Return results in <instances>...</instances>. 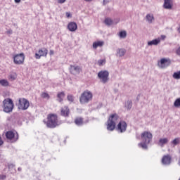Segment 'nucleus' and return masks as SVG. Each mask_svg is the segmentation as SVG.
I'll return each mask as SVG.
<instances>
[{"label": "nucleus", "instance_id": "nucleus-19", "mask_svg": "<svg viewBox=\"0 0 180 180\" xmlns=\"http://www.w3.org/2000/svg\"><path fill=\"white\" fill-rule=\"evenodd\" d=\"M103 44H105V42L103 41H97L93 43V49L96 50L97 47H102Z\"/></svg>", "mask_w": 180, "mask_h": 180}, {"label": "nucleus", "instance_id": "nucleus-30", "mask_svg": "<svg viewBox=\"0 0 180 180\" xmlns=\"http://www.w3.org/2000/svg\"><path fill=\"white\" fill-rule=\"evenodd\" d=\"M174 108H180V98H176L174 102Z\"/></svg>", "mask_w": 180, "mask_h": 180}, {"label": "nucleus", "instance_id": "nucleus-28", "mask_svg": "<svg viewBox=\"0 0 180 180\" xmlns=\"http://www.w3.org/2000/svg\"><path fill=\"white\" fill-rule=\"evenodd\" d=\"M16 78H18V75L16 74V72L11 73L8 76V79L10 81H15Z\"/></svg>", "mask_w": 180, "mask_h": 180}, {"label": "nucleus", "instance_id": "nucleus-12", "mask_svg": "<svg viewBox=\"0 0 180 180\" xmlns=\"http://www.w3.org/2000/svg\"><path fill=\"white\" fill-rule=\"evenodd\" d=\"M127 129V123L124 121H121L119 122L117 130L118 133H124Z\"/></svg>", "mask_w": 180, "mask_h": 180}, {"label": "nucleus", "instance_id": "nucleus-46", "mask_svg": "<svg viewBox=\"0 0 180 180\" xmlns=\"http://www.w3.org/2000/svg\"><path fill=\"white\" fill-rule=\"evenodd\" d=\"M84 1H86V2H91V1H92V0H84Z\"/></svg>", "mask_w": 180, "mask_h": 180}, {"label": "nucleus", "instance_id": "nucleus-29", "mask_svg": "<svg viewBox=\"0 0 180 180\" xmlns=\"http://www.w3.org/2000/svg\"><path fill=\"white\" fill-rule=\"evenodd\" d=\"M104 22L107 26H112V25H113V20L107 18L105 19Z\"/></svg>", "mask_w": 180, "mask_h": 180}, {"label": "nucleus", "instance_id": "nucleus-35", "mask_svg": "<svg viewBox=\"0 0 180 180\" xmlns=\"http://www.w3.org/2000/svg\"><path fill=\"white\" fill-rule=\"evenodd\" d=\"M68 101H69V102H74V96H72L71 94H68Z\"/></svg>", "mask_w": 180, "mask_h": 180}, {"label": "nucleus", "instance_id": "nucleus-40", "mask_svg": "<svg viewBox=\"0 0 180 180\" xmlns=\"http://www.w3.org/2000/svg\"><path fill=\"white\" fill-rule=\"evenodd\" d=\"M103 5H106V4H109V1L103 0Z\"/></svg>", "mask_w": 180, "mask_h": 180}, {"label": "nucleus", "instance_id": "nucleus-45", "mask_svg": "<svg viewBox=\"0 0 180 180\" xmlns=\"http://www.w3.org/2000/svg\"><path fill=\"white\" fill-rule=\"evenodd\" d=\"M66 16H67V18H70V13H66Z\"/></svg>", "mask_w": 180, "mask_h": 180}, {"label": "nucleus", "instance_id": "nucleus-26", "mask_svg": "<svg viewBox=\"0 0 180 180\" xmlns=\"http://www.w3.org/2000/svg\"><path fill=\"white\" fill-rule=\"evenodd\" d=\"M118 37H120V39H126V37H127V32L124 30L120 32L117 34Z\"/></svg>", "mask_w": 180, "mask_h": 180}, {"label": "nucleus", "instance_id": "nucleus-10", "mask_svg": "<svg viewBox=\"0 0 180 180\" xmlns=\"http://www.w3.org/2000/svg\"><path fill=\"white\" fill-rule=\"evenodd\" d=\"M47 54H49V50L46 48H41L35 53L34 57L36 60H40L41 57H47Z\"/></svg>", "mask_w": 180, "mask_h": 180}, {"label": "nucleus", "instance_id": "nucleus-33", "mask_svg": "<svg viewBox=\"0 0 180 180\" xmlns=\"http://www.w3.org/2000/svg\"><path fill=\"white\" fill-rule=\"evenodd\" d=\"M131 106H132L131 101H127V103L125 104V108L128 110H130V109H131Z\"/></svg>", "mask_w": 180, "mask_h": 180}, {"label": "nucleus", "instance_id": "nucleus-1", "mask_svg": "<svg viewBox=\"0 0 180 180\" xmlns=\"http://www.w3.org/2000/svg\"><path fill=\"white\" fill-rule=\"evenodd\" d=\"M141 137L142 142L139 143L138 146L139 147H141V148H143V150H147V146H148L151 140H153V134H151V132L150 131H143L141 134Z\"/></svg>", "mask_w": 180, "mask_h": 180}, {"label": "nucleus", "instance_id": "nucleus-47", "mask_svg": "<svg viewBox=\"0 0 180 180\" xmlns=\"http://www.w3.org/2000/svg\"><path fill=\"white\" fill-rule=\"evenodd\" d=\"M18 171H22V169L20 167H18Z\"/></svg>", "mask_w": 180, "mask_h": 180}, {"label": "nucleus", "instance_id": "nucleus-25", "mask_svg": "<svg viewBox=\"0 0 180 180\" xmlns=\"http://www.w3.org/2000/svg\"><path fill=\"white\" fill-rule=\"evenodd\" d=\"M57 96H58V102H63V101H64V97L65 96V94L64 93V91H62L58 93Z\"/></svg>", "mask_w": 180, "mask_h": 180}, {"label": "nucleus", "instance_id": "nucleus-42", "mask_svg": "<svg viewBox=\"0 0 180 180\" xmlns=\"http://www.w3.org/2000/svg\"><path fill=\"white\" fill-rule=\"evenodd\" d=\"M4 144V141H2V138L0 136V146H2Z\"/></svg>", "mask_w": 180, "mask_h": 180}, {"label": "nucleus", "instance_id": "nucleus-21", "mask_svg": "<svg viewBox=\"0 0 180 180\" xmlns=\"http://www.w3.org/2000/svg\"><path fill=\"white\" fill-rule=\"evenodd\" d=\"M169 141V140L167 139V138H162L159 140L158 146L160 147H164L165 144H167V143Z\"/></svg>", "mask_w": 180, "mask_h": 180}, {"label": "nucleus", "instance_id": "nucleus-7", "mask_svg": "<svg viewBox=\"0 0 180 180\" xmlns=\"http://www.w3.org/2000/svg\"><path fill=\"white\" fill-rule=\"evenodd\" d=\"M98 77L103 84H108L109 82V71L103 70L98 72Z\"/></svg>", "mask_w": 180, "mask_h": 180}, {"label": "nucleus", "instance_id": "nucleus-13", "mask_svg": "<svg viewBox=\"0 0 180 180\" xmlns=\"http://www.w3.org/2000/svg\"><path fill=\"white\" fill-rule=\"evenodd\" d=\"M171 160L172 158L169 155H165L162 158V163L163 165H169V164H171Z\"/></svg>", "mask_w": 180, "mask_h": 180}, {"label": "nucleus", "instance_id": "nucleus-24", "mask_svg": "<svg viewBox=\"0 0 180 180\" xmlns=\"http://www.w3.org/2000/svg\"><path fill=\"white\" fill-rule=\"evenodd\" d=\"M0 85L1 86H9V82L6 79H0Z\"/></svg>", "mask_w": 180, "mask_h": 180}, {"label": "nucleus", "instance_id": "nucleus-18", "mask_svg": "<svg viewBox=\"0 0 180 180\" xmlns=\"http://www.w3.org/2000/svg\"><path fill=\"white\" fill-rule=\"evenodd\" d=\"M161 43V38H157L155 39H153L152 41H149L148 42V46H158Z\"/></svg>", "mask_w": 180, "mask_h": 180}, {"label": "nucleus", "instance_id": "nucleus-17", "mask_svg": "<svg viewBox=\"0 0 180 180\" xmlns=\"http://www.w3.org/2000/svg\"><path fill=\"white\" fill-rule=\"evenodd\" d=\"M70 72L72 74H79L81 72V68L77 65H72L70 66Z\"/></svg>", "mask_w": 180, "mask_h": 180}, {"label": "nucleus", "instance_id": "nucleus-3", "mask_svg": "<svg viewBox=\"0 0 180 180\" xmlns=\"http://www.w3.org/2000/svg\"><path fill=\"white\" fill-rule=\"evenodd\" d=\"M117 120H119V115H117L116 113L112 114L108 120L107 130L109 131H113L116 127V123H117Z\"/></svg>", "mask_w": 180, "mask_h": 180}, {"label": "nucleus", "instance_id": "nucleus-8", "mask_svg": "<svg viewBox=\"0 0 180 180\" xmlns=\"http://www.w3.org/2000/svg\"><path fill=\"white\" fill-rule=\"evenodd\" d=\"M6 137L11 141V143H15V141H18L19 135L15 131H8L6 133Z\"/></svg>", "mask_w": 180, "mask_h": 180}, {"label": "nucleus", "instance_id": "nucleus-41", "mask_svg": "<svg viewBox=\"0 0 180 180\" xmlns=\"http://www.w3.org/2000/svg\"><path fill=\"white\" fill-rule=\"evenodd\" d=\"M50 56H53V54H54V51L51 50L49 52Z\"/></svg>", "mask_w": 180, "mask_h": 180}, {"label": "nucleus", "instance_id": "nucleus-14", "mask_svg": "<svg viewBox=\"0 0 180 180\" xmlns=\"http://www.w3.org/2000/svg\"><path fill=\"white\" fill-rule=\"evenodd\" d=\"M146 22L151 25V23H154L155 22V18H154V14L148 13L146 16Z\"/></svg>", "mask_w": 180, "mask_h": 180}, {"label": "nucleus", "instance_id": "nucleus-23", "mask_svg": "<svg viewBox=\"0 0 180 180\" xmlns=\"http://www.w3.org/2000/svg\"><path fill=\"white\" fill-rule=\"evenodd\" d=\"M75 123L77 126H82V124H84V120L80 117H77L75 120Z\"/></svg>", "mask_w": 180, "mask_h": 180}, {"label": "nucleus", "instance_id": "nucleus-11", "mask_svg": "<svg viewBox=\"0 0 180 180\" xmlns=\"http://www.w3.org/2000/svg\"><path fill=\"white\" fill-rule=\"evenodd\" d=\"M159 68H167L171 65V60L169 58H162L158 63Z\"/></svg>", "mask_w": 180, "mask_h": 180}, {"label": "nucleus", "instance_id": "nucleus-9", "mask_svg": "<svg viewBox=\"0 0 180 180\" xmlns=\"http://www.w3.org/2000/svg\"><path fill=\"white\" fill-rule=\"evenodd\" d=\"M13 63L17 65H20L25 63V53H21L13 56Z\"/></svg>", "mask_w": 180, "mask_h": 180}, {"label": "nucleus", "instance_id": "nucleus-32", "mask_svg": "<svg viewBox=\"0 0 180 180\" xmlns=\"http://www.w3.org/2000/svg\"><path fill=\"white\" fill-rule=\"evenodd\" d=\"M41 98H44V99H50V95L49 94L44 92L41 94Z\"/></svg>", "mask_w": 180, "mask_h": 180}, {"label": "nucleus", "instance_id": "nucleus-38", "mask_svg": "<svg viewBox=\"0 0 180 180\" xmlns=\"http://www.w3.org/2000/svg\"><path fill=\"white\" fill-rule=\"evenodd\" d=\"M6 179V175H4V174L0 175V179L4 180V179Z\"/></svg>", "mask_w": 180, "mask_h": 180}, {"label": "nucleus", "instance_id": "nucleus-27", "mask_svg": "<svg viewBox=\"0 0 180 180\" xmlns=\"http://www.w3.org/2000/svg\"><path fill=\"white\" fill-rule=\"evenodd\" d=\"M180 142L179 138H175L173 141H171V146L172 147H175V146H178Z\"/></svg>", "mask_w": 180, "mask_h": 180}, {"label": "nucleus", "instance_id": "nucleus-15", "mask_svg": "<svg viewBox=\"0 0 180 180\" xmlns=\"http://www.w3.org/2000/svg\"><path fill=\"white\" fill-rule=\"evenodd\" d=\"M68 29L70 30V32H75V30L78 29V26L75 22H70L68 25Z\"/></svg>", "mask_w": 180, "mask_h": 180}, {"label": "nucleus", "instance_id": "nucleus-2", "mask_svg": "<svg viewBox=\"0 0 180 180\" xmlns=\"http://www.w3.org/2000/svg\"><path fill=\"white\" fill-rule=\"evenodd\" d=\"M44 122L49 129H54L61 124V122L58 120V117L56 114H49L47 117V122Z\"/></svg>", "mask_w": 180, "mask_h": 180}, {"label": "nucleus", "instance_id": "nucleus-6", "mask_svg": "<svg viewBox=\"0 0 180 180\" xmlns=\"http://www.w3.org/2000/svg\"><path fill=\"white\" fill-rule=\"evenodd\" d=\"M18 109H20L21 110H26L29 109V106H30V103H29V101L25 98H19L18 100Z\"/></svg>", "mask_w": 180, "mask_h": 180}, {"label": "nucleus", "instance_id": "nucleus-5", "mask_svg": "<svg viewBox=\"0 0 180 180\" xmlns=\"http://www.w3.org/2000/svg\"><path fill=\"white\" fill-rule=\"evenodd\" d=\"M4 112L9 113L13 110V101L11 98H6L3 101Z\"/></svg>", "mask_w": 180, "mask_h": 180}, {"label": "nucleus", "instance_id": "nucleus-43", "mask_svg": "<svg viewBox=\"0 0 180 180\" xmlns=\"http://www.w3.org/2000/svg\"><path fill=\"white\" fill-rule=\"evenodd\" d=\"M165 37H166L165 35H162L161 38H160V41H161V39H162V40H165Z\"/></svg>", "mask_w": 180, "mask_h": 180}, {"label": "nucleus", "instance_id": "nucleus-48", "mask_svg": "<svg viewBox=\"0 0 180 180\" xmlns=\"http://www.w3.org/2000/svg\"><path fill=\"white\" fill-rule=\"evenodd\" d=\"M179 165L180 166V159H179Z\"/></svg>", "mask_w": 180, "mask_h": 180}, {"label": "nucleus", "instance_id": "nucleus-20", "mask_svg": "<svg viewBox=\"0 0 180 180\" xmlns=\"http://www.w3.org/2000/svg\"><path fill=\"white\" fill-rule=\"evenodd\" d=\"M61 115L62 116L67 117L68 115H70V109H68V107L65 106L61 109Z\"/></svg>", "mask_w": 180, "mask_h": 180}, {"label": "nucleus", "instance_id": "nucleus-31", "mask_svg": "<svg viewBox=\"0 0 180 180\" xmlns=\"http://www.w3.org/2000/svg\"><path fill=\"white\" fill-rule=\"evenodd\" d=\"M173 78H174V79H180V71L175 72L173 74Z\"/></svg>", "mask_w": 180, "mask_h": 180}, {"label": "nucleus", "instance_id": "nucleus-37", "mask_svg": "<svg viewBox=\"0 0 180 180\" xmlns=\"http://www.w3.org/2000/svg\"><path fill=\"white\" fill-rule=\"evenodd\" d=\"M66 1L67 0H57V2H58V4H65Z\"/></svg>", "mask_w": 180, "mask_h": 180}, {"label": "nucleus", "instance_id": "nucleus-4", "mask_svg": "<svg viewBox=\"0 0 180 180\" xmlns=\"http://www.w3.org/2000/svg\"><path fill=\"white\" fill-rule=\"evenodd\" d=\"M92 92L86 90L84 91L80 96L79 102L82 105H85V103H89L92 101Z\"/></svg>", "mask_w": 180, "mask_h": 180}, {"label": "nucleus", "instance_id": "nucleus-22", "mask_svg": "<svg viewBox=\"0 0 180 180\" xmlns=\"http://www.w3.org/2000/svg\"><path fill=\"white\" fill-rule=\"evenodd\" d=\"M124 54H126V49H117V57H124Z\"/></svg>", "mask_w": 180, "mask_h": 180}, {"label": "nucleus", "instance_id": "nucleus-39", "mask_svg": "<svg viewBox=\"0 0 180 180\" xmlns=\"http://www.w3.org/2000/svg\"><path fill=\"white\" fill-rule=\"evenodd\" d=\"M7 34H12L13 32H12V30H8L7 32H6Z\"/></svg>", "mask_w": 180, "mask_h": 180}, {"label": "nucleus", "instance_id": "nucleus-16", "mask_svg": "<svg viewBox=\"0 0 180 180\" xmlns=\"http://www.w3.org/2000/svg\"><path fill=\"white\" fill-rule=\"evenodd\" d=\"M173 4L172 0H165L163 6L165 9H172Z\"/></svg>", "mask_w": 180, "mask_h": 180}, {"label": "nucleus", "instance_id": "nucleus-36", "mask_svg": "<svg viewBox=\"0 0 180 180\" xmlns=\"http://www.w3.org/2000/svg\"><path fill=\"white\" fill-rule=\"evenodd\" d=\"M112 22L113 25H117V23L120 22V18H115L114 20H112Z\"/></svg>", "mask_w": 180, "mask_h": 180}, {"label": "nucleus", "instance_id": "nucleus-44", "mask_svg": "<svg viewBox=\"0 0 180 180\" xmlns=\"http://www.w3.org/2000/svg\"><path fill=\"white\" fill-rule=\"evenodd\" d=\"M15 4H20V0H14Z\"/></svg>", "mask_w": 180, "mask_h": 180}, {"label": "nucleus", "instance_id": "nucleus-34", "mask_svg": "<svg viewBox=\"0 0 180 180\" xmlns=\"http://www.w3.org/2000/svg\"><path fill=\"white\" fill-rule=\"evenodd\" d=\"M105 63H106V60L103 59L98 60L97 62L98 65L100 67H102V65H104Z\"/></svg>", "mask_w": 180, "mask_h": 180}]
</instances>
